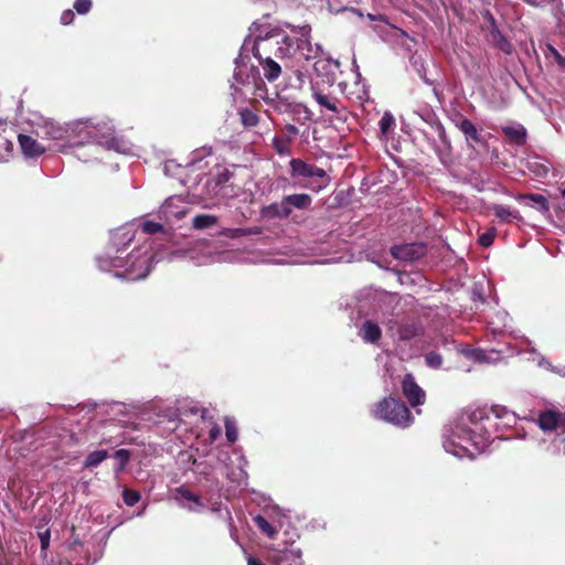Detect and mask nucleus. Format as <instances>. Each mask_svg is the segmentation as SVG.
I'll return each mask as SVG.
<instances>
[{
    "instance_id": "17",
    "label": "nucleus",
    "mask_w": 565,
    "mask_h": 565,
    "mask_svg": "<svg viewBox=\"0 0 565 565\" xmlns=\"http://www.w3.org/2000/svg\"><path fill=\"white\" fill-rule=\"evenodd\" d=\"M340 63L338 61L328 58V60H319L313 64L315 72L317 75H326L328 85H332L335 76L333 68H339Z\"/></svg>"
},
{
    "instance_id": "5",
    "label": "nucleus",
    "mask_w": 565,
    "mask_h": 565,
    "mask_svg": "<svg viewBox=\"0 0 565 565\" xmlns=\"http://www.w3.org/2000/svg\"><path fill=\"white\" fill-rule=\"evenodd\" d=\"M83 128L89 140L99 145H106L108 147L114 146L116 142L114 138V126L109 122H97L94 124L92 120H87L82 124Z\"/></svg>"
},
{
    "instance_id": "2",
    "label": "nucleus",
    "mask_w": 565,
    "mask_h": 565,
    "mask_svg": "<svg viewBox=\"0 0 565 565\" xmlns=\"http://www.w3.org/2000/svg\"><path fill=\"white\" fill-rule=\"evenodd\" d=\"M372 415L376 419L401 428H406L413 423L411 411L406 404L402 399L392 396L377 402L372 409Z\"/></svg>"
},
{
    "instance_id": "18",
    "label": "nucleus",
    "mask_w": 565,
    "mask_h": 565,
    "mask_svg": "<svg viewBox=\"0 0 565 565\" xmlns=\"http://www.w3.org/2000/svg\"><path fill=\"white\" fill-rule=\"evenodd\" d=\"M501 131L510 142L516 146H524L526 142L527 134L522 125L503 126L501 127Z\"/></svg>"
},
{
    "instance_id": "44",
    "label": "nucleus",
    "mask_w": 565,
    "mask_h": 565,
    "mask_svg": "<svg viewBox=\"0 0 565 565\" xmlns=\"http://www.w3.org/2000/svg\"><path fill=\"white\" fill-rule=\"evenodd\" d=\"M285 129L288 134L295 135V136L298 135V132H299L298 128L291 124L286 125Z\"/></svg>"
},
{
    "instance_id": "37",
    "label": "nucleus",
    "mask_w": 565,
    "mask_h": 565,
    "mask_svg": "<svg viewBox=\"0 0 565 565\" xmlns=\"http://www.w3.org/2000/svg\"><path fill=\"white\" fill-rule=\"evenodd\" d=\"M92 6V0H75L73 7L78 14H86L90 11Z\"/></svg>"
},
{
    "instance_id": "28",
    "label": "nucleus",
    "mask_w": 565,
    "mask_h": 565,
    "mask_svg": "<svg viewBox=\"0 0 565 565\" xmlns=\"http://www.w3.org/2000/svg\"><path fill=\"white\" fill-rule=\"evenodd\" d=\"M114 458L117 460L116 472H121L126 469L131 458V451L128 449H118L114 454Z\"/></svg>"
},
{
    "instance_id": "9",
    "label": "nucleus",
    "mask_w": 565,
    "mask_h": 565,
    "mask_svg": "<svg viewBox=\"0 0 565 565\" xmlns=\"http://www.w3.org/2000/svg\"><path fill=\"white\" fill-rule=\"evenodd\" d=\"M174 499L178 504L190 512H201L205 509V503L202 497L191 491L185 486H180L174 489Z\"/></svg>"
},
{
    "instance_id": "27",
    "label": "nucleus",
    "mask_w": 565,
    "mask_h": 565,
    "mask_svg": "<svg viewBox=\"0 0 565 565\" xmlns=\"http://www.w3.org/2000/svg\"><path fill=\"white\" fill-rule=\"evenodd\" d=\"M107 457H108L107 450H95L86 457V459L84 461V467L85 468H95L99 463H102Z\"/></svg>"
},
{
    "instance_id": "25",
    "label": "nucleus",
    "mask_w": 565,
    "mask_h": 565,
    "mask_svg": "<svg viewBox=\"0 0 565 565\" xmlns=\"http://www.w3.org/2000/svg\"><path fill=\"white\" fill-rule=\"evenodd\" d=\"M217 223V217L213 215L207 214H199L196 215L193 221L192 225L196 230H205L214 226Z\"/></svg>"
},
{
    "instance_id": "41",
    "label": "nucleus",
    "mask_w": 565,
    "mask_h": 565,
    "mask_svg": "<svg viewBox=\"0 0 565 565\" xmlns=\"http://www.w3.org/2000/svg\"><path fill=\"white\" fill-rule=\"evenodd\" d=\"M228 232H230V234H227V236H230L232 238L254 233L253 231L246 230V228H235V230H230Z\"/></svg>"
},
{
    "instance_id": "33",
    "label": "nucleus",
    "mask_w": 565,
    "mask_h": 565,
    "mask_svg": "<svg viewBox=\"0 0 565 565\" xmlns=\"http://www.w3.org/2000/svg\"><path fill=\"white\" fill-rule=\"evenodd\" d=\"M431 127L437 132L438 138L440 139L441 143L445 147V150L449 151L450 150V140L447 137L446 129L443 126V124L438 121V122H435Z\"/></svg>"
},
{
    "instance_id": "7",
    "label": "nucleus",
    "mask_w": 565,
    "mask_h": 565,
    "mask_svg": "<svg viewBox=\"0 0 565 565\" xmlns=\"http://www.w3.org/2000/svg\"><path fill=\"white\" fill-rule=\"evenodd\" d=\"M148 262L149 257L139 256V250L132 252L128 255L127 263L129 264L125 271L116 273L117 277H120L126 280H137L145 278L148 273Z\"/></svg>"
},
{
    "instance_id": "39",
    "label": "nucleus",
    "mask_w": 565,
    "mask_h": 565,
    "mask_svg": "<svg viewBox=\"0 0 565 565\" xmlns=\"http://www.w3.org/2000/svg\"><path fill=\"white\" fill-rule=\"evenodd\" d=\"M548 53L554 57L556 64L565 70V56H563L554 46L547 45Z\"/></svg>"
},
{
    "instance_id": "10",
    "label": "nucleus",
    "mask_w": 565,
    "mask_h": 565,
    "mask_svg": "<svg viewBox=\"0 0 565 565\" xmlns=\"http://www.w3.org/2000/svg\"><path fill=\"white\" fill-rule=\"evenodd\" d=\"M427 253V247L423 243L404 244L392 247L391 254L395 259L404 262H415L424 257Z\"/></svg>"
},
{
    "instance_id": "29",
    "label": "nucleus",
    "mask_w": 565,
    "mask_h": 565,
    "mask_svg": "<svg viewBox=\"0 0 565 565\" xmlns=\"http://www.w3.org/2000/svg\"><path fill=\"white\" fill-rule=\"evenodd\" d=\"M379 126H380L381 132L384 136H387L392 131L393 127L395 126L394 116L388 111L384 113V115L380 119Z\"/></svg>"
},
{
    "instance_id": "6",
    "label": "nucleus",
    "mask_w": 565,
    "mask_h": 565,
    "mask_svg": "<svg viewBox=\"0 0 565 565\" xmlns=\"http://www.w3.org/2000/svg\"><path fill=\"white\" fill-rule=\"evenodd\" d=\"M256 58L262 67L264 78L269 83L277 81L285 72L288 71L294 72L298 77H300L302 74L300 68H297V65H288L284 62L269 58L267 60L264 58V56Z\"/></svg>"
},
{
    "instance_id": "52",
    "label": "nucleus",
    "mask_w": 565,
    "mask_h": 565,
    "mask_svg": "<svg viewBox=\"0 0 565 565\" xmlns=\"http://www.w3.org/2000/svg\"><path fill=\"white\" fill-rule=\"evenodd\" d=\"M561 194H562V196H563V198H565V189H563V190L561 191Z\"/></svg>"
},
{
    "instance_id": "43",
    "label": "nucleus",
    "mask_w": 565,
    "mask_h": 565,
    "mask_svg": "<svg viewBox=\"0 0 565 565\" xmlns=\"http://www.w3.org/2000/svg\"><path fill=\"white\" fill-rule=\"evenodd\" d=\"M63 132L64 131L62 128H56L52 132H50V135L53 139H61L63 137Z\"/></svg>"
},
{
    "instance_id": "11",
    "label": "nucleus",
    "mask_w": 565,
    "mask_h": 565,
    "mask_svg": "<svg viewBox=\"0 0 565 565\" xmlns=\"http://www.w3.org/2000/svg\"><path fill=\"white\" fill-rule=\"evenodd\" d=\"M402 392L413 407L425 403L426 394L411 373L404 375L402 380Z\"/></svg>"
},
{
    "instance_id": "24",
    "label": "nucleus",
    "mask_w": 565,
    "mask_h": 565,
    "mask_svg": "<svg viewBox=\"0 0 565 565\" xmlns=\"http://www.w3.org/2000/svg\"><path fill=\"white\" fill-rule=\"evenodd\" d=\"M519 199L531 201L533 203V206H536V209L543 213L548 212V210H550L548 201L542 194L530 193V194L520 195Z\"/></svg>"
},
{
    "instance_id": "22",
    "label": "nucleus",
    "mask_w": 565,
    "mask_h": 565,
    "mask_svg": "<svg viewBox=\"0 0 565 565\" xmlns=\"http://www.w3.org/2000/svg\"><path fill=\"white\" fill-rule=\"evenodd\" d=\"M495 217H498L501 222L512 223L513 221H520L521 215L518 210L511 209L508 205L503 204H494L491 207Z\"/></svg>"
},
{
    "instance_id": "36",
    "label": "nucleus",
    "mask_w": 565,
    "mask_h": 565,
    "mask_svg": "<svg viewBox=\"0 0 565 565\" xmlns=\"http://www.w3.org/2000/svg\"><path fill=\"white\" fill-rule=\"evenodd\" d=\"M495 237V230L491 228L479 236V244L482 247H490L493 244Z\"/></svg>"
},
{
    "instance_id": "35",
    "label": "nucleus",
    "mask_w": 565,
    "mask_h": 565,
    "mask_svg": "<svg viewBox=\"0 0 565 565\" xmlns=\"http://www.w3.org/2000/svg\"><path fill=\"white\" fill-rule=\"evenodd\" d=\"M141 228L143 233L152 235L162 232L163 225L153 221H145Z\"/></svg>"
},
{
    "instance_id": "19",
    "label": "nucleus",
    "mask_w": 565,
    "mask_h": 565,
    "mask_svg": "<svg viewBox=\"0 0 565 565\" xmlns=\"http://www.w3.org/2000/svg\"><path fill=\"white\" fill-rule=\"evenodd\" d=\"M361 338L366 343H376L382 337V330L372 320H365L360 330Z\"/></svg>"
},
{
    "instance_id": "26",
    "label": "nucleus",
    "mask_w": 565,
    "mask_h": 565,
    "mask_svg": "<svg viewBox=\"0 0 565 565\" xmlns=\"http://www.w3.org/2000/svg\"><path fill=\"white\" fill-rule=\"evenodd\" d=\"M241 122L245 128H252L257 126L259 117L249 108H243L239 110Z\"/></svg>"
},
{
    "instance_id": "14",
    "label": "nucleus",
    "mask_w": 565,
    "mask_h": 565,
    "mask_svg": "<svg viewBox=\"0 0 565 565\" xmlns=\"http://www.w3.org/2000/svg\"><path fill=\"white\" fill-rule=\"evenodd\" d=\"M456 127L465 135L470 147H473L472 143H480L482 141L481 135L470 119L460 116V120L456 124Z\"/></svg>"
},
{
    "instance_id": "47",
    "label": "nucleus",
    "mask_w": 565,
    "mask_h": 565,
    "mask_svg": "<svg viewBox=\"0 0 565 565\" xmlns=\"http://www.w3.org/2000/svg\"><path fill=\"white\" fill-rule=\"evenodd\" d=\"M117 262H119V259H118V258H116V259H114V260H113V266H114V267H119V265L117 264Z\"/></svg>"
},
{
    "instance_id": "48",
    "label": "nucleus",
    "mask_w": 565,
    "mask_h": 565,
    "mask_svg": "<svg viewBox=\"0 0 565 565\" xmlns=\"http://www.w3.org/2000/svg\"><path fill=\"white\" fill-rule=\"evenodd\" d=\"M546 173H547V169L546 168H543V173L537 172V174H540V175H545Z\"/></svg>"
},
{
    "instance_id": "40",
    "label": "nucleus",
    "mask_w": 565,
    "mask_h": 565,
    "mask_svg": "<svg viewBox=\"0 0 565 565\" xmlns=\"http://www.w3.org/2000/svg\"><path fill=\"white\" fill-rule=\"evenodd\" d=\"M75 19V14L71 9L64 10L61 14V23L64 25L71 24Z\"/></svg>"
},
{
    "instance_id": "16",
    "label": "nucleus",
    "mask_w": 565,
    "mask_h": 565,
    "mask_svg": "<svg viewBox=\"0 0 565 565\" xmlns=\"http://www.w3.org/2000/svg\"><path fill=\"white\" fill-rule=\"evenodd\" d=\"M292 210L288 209L285 199L280 202L271 203L262 209V216L265 218H287L291 214Z\"/></svg>"
},
{
    "instance_id": "38",
    "label": "nucleus",
    "mask_w": 565,
    "mask_h": 565,
    "mask_svg": "<svg viewBox=\"0 0 565 565\" xmlns=\"http://www.w3.org/2000/svg\"><path fill=\"white\" fill-rule=\"evenodd\" d=\"M468 417H469L470 423H472V424H478V423L482 422L484 418H488L487 411L483 408H478V409L472 411Z\"/></svg>"
},
{
    "instance_id": "13",
    "label": "nucleus",
    "mask_w": 565,
    "mask_h": 565,
    "mask_svg": "<svg viewBox=\"0 0 565 565\" xmlns=\"http://www.w3.org/2000/svg\"><path fill=\"white\" fill-rule=\"evenodd\" d=\"M271 565H302V551L300 548H285L275 551L269 556Z\"/></svg>"
},
{
    "instance_id": "53",
    "label": "nucleus",
    "mask_w": 565,
    "mask_h": 565,
    "mask_svg": "<svg viewBox=\"0 0 565 565\" xmlns=\"http://www.w3.org/2000/svg\"><path fill=\"white\" fill-rule=\"evenodd\" d=\"M564 207H565V201H564Z\"/></svg>"
},
{
    "instance_id": "8",
    "label": "nucleus",
    "mask_w": 565,
    "mask_h": 565,
    "mask_svg": "<svg viewBox=\"0 0 565 565\" xmlns=\"http://www.w3.org/2000/svg\"><path fill=\"white\" fill-rule=\"evenodd\" d=\"M290 166V174L292 178H316L323 179L324 184H319V189L326 186L329 182V178L327 177V172L315 164L307 163L301 159H291L289 162Z\"/></svg>"
},
{
    "instance_id": "34",
    "label": "nucleus",
    "mask_w": 565,
    "mask_h": 565,
    "mask_svg": "<svg viewBox=\"0 0 565 565\" xmlns=\"http://www.w3.org/2000/svg\"><path fill=\"white\" fill-rule=\"evenodd\" d=\"M225 435H226V439L231 443V444H234L236 440H237V428H236V425L233 420L226 418L225 419Z\"/></svg>"
},
{
    "instance_id": "20",
    "label": "nucleus",
    "mask_w": 565,
    "mask_h": 565,
    "mask_svg": "<svg viewBox=\"0 0 565 565\" xmlns=\"http://www.w3.org/2000/svg\"><path fill=\"white\" fill-rule=\"evenodd\" d=\"M424 333V329L420 323L409 322L401 323L397 327V334L401 341H409L414 338L420 337Z\"/></svg>"
},
{
    "instance_id": "12",
    "label": "nucleus",
    "mask_w": 565,
    "mask_h": 565,
    "mask_svg": "<svg viewBox=\"0 0 565 565\" xmlns=\"http://www.w3.org/2000/svg\"><path fill=\"white\" fill-rule=\"evenodd\" d=\"M537 425L544 431L561 429L565 433V413L557 409H546L539 414Z\"/></svg>"
},
{
    "instance_id": "3",
    "label": "nucleus",
    "mask_w": 565,
    "mask_h": 565,
    "mask_svg": "<svg viewBox=\"0 0 565 565\" xmlns=\"http://www.w3.org/2000/svg\"><path fill=\"white\" fill-rule=\"evenodd\" d=\"M311 95L319 110L323 115H329L330 118L345 120L347 106L344 102L339 98L332 90V85H320L319 82H311Z\"/></svg>"
},
{
    "instance_id": "42",
    "label": "nucleus",
    "mask_w": 565,
    "mask_h": 565,
    "mask_svg": "<svg viewBox=\"0 0 565 565\" xmlns=\"http://www.w3.org/2000/svg\"><path fill=\"white\" fill-rule=\"evenodd\" d=\"M40 539H41V546H42V548H46L49 546V543H50V534H49V532H46L44 534H41Z\"/></svg>"
},
{
    "instance_id": "50",
    "label": "nucleus",
    "mask_w": 565,
    "mask_h": 565,
    "mask_svg": "<svg viewBox=\"0 0 565 565\" xmlns=\"http://www.w3.org/2000/svg\"><path fill=\"white\" fill-rule=\"evenodd\" d=\"M218 179H221L220 182L226 181L225 177H223V175H218Z\"/></svg>"
},
{
    "instance_id": "51",
    "label": "nucleus",
    "mask_w": 565,
    "mask_h": 565,
    "mask_svg": "<svg viewBox=\"0 0 565 565\" xmlns=\"http://www.w3.org/2000/svg\"><path fill=\"white\" fill-rule=\"evenodd\" d=\"M436 152H437V154H438L439 157H441V150L436 149Z\"/></svg>"
},
{
    "instance_id": "30",
    "label": "nucleus",
    "mask_w": 565,
    "mask_h": 565,
    "mask_svg": "<svg viewBox=\"0 0 565 565\" xmlns=\"http://www.w3.org/2000/svg\"><path fill=\"white\" fill-rule=\"evenodd\" d=\"M140 493L136 490L125 488L122 491V500L126 505L134 507L140 501Z\"/></svg>"
},
{
    "instance_id": "49",
    "label": "nucleus",
    "mask_w": 565,
    "mask_h": 565,
    "mask_svg": "<svg viewBox=\"0 0 565 565\" xmlns=\"http://www.w3.org/2000/svg\"><path fill=\"white\" fill-rule=\"evenodd\" d=\"M218 179H221L220 182L226 181L225 177H223V175H218Z\"/></svg>"
},
{
    "instance_id": "23",
    "label": "nucleus",
    "mask_w": 565,
    "mask_h": 565,
    "mask_svg": "<svg viewBox=\"0 0 565 565\" xmlns=\"http://www.w3.org/2000/svg\"><path fill=\"white\" fill-rule=\"evenodd\" d=\"M284 199L288 209L306 210L309 209L312 203V198L307 193L285 195Z\"/></svg>"
},
{
    "instance_id": "45",
    "label": "nucleus",
    "mask_w": 565,
    "mask_h": 565,
    "mask_svg": "<svg viewBox=\"0 0 565 565\" xmlns=\"http://www.w3.org/2000/svg\"><path fill=\"white\" fill-rule=\"evenodd\" d=\"M221 434V430L218 427H214L210 430V438L211 440H215Z\"/></svg>"
},
{
    "instance_id": "15",
    "label": "nucleus",
    "mask_w": 565,
    "mask_h": 565,
    "mask_svg": "<svg viewBox=\"0 0 565 565\" xmlns=\"http://www.w3.org/2000/svg\"><path fill=\"white\" fill-rule=\"evenodd\" d=\"M18 140L23 154L26 157H39L45 151L44 146L31 136L20 134Z\"/></svg>"
},
{
    "instance_id": "46",
    "label": "nucleus",
    "mask_w": 565,
    "mask_h": 565,
    "mask_svg": "<svg viewBox=\"0 0 565 565\" xmlns=\"http://www.w3.org/2000/svg\"><path fill=\"white\" fill-rule=\"evenodd\" d=\"M247 565H265V564H263L259 559H257L255 557H249Z\"/></svg>"
},
{
    "instance_id": "4",
    "label": "nucleus",
    "mask_w": 565,
    "mask_h": 565,
    "mask_svg": "<svg viewBox=\"0 0 565 565\" xmlns=\"http://www.w3.org/2000/svg\"><path fill=\"white\" fill-rule=\"evenodd\" d=\"M233 86L235 89L242 87H259L263 83L262 75L257 66L249 63L247 57L242 54L235 58V70L233 74Z\"/></svg>"
},
{
    "instance_id": "21",
    "label": "nucleus",
    "mask_w": 565,
    "mask_h": 565,
    "mask_svg": "<svg viewBox=\"0 0 565 565\" xmlns=\"http://www.w3.org/2000/svg\"><path fill=\"white\" fill-rule=\"evenodd\" d=\"M487 17L492 25L491 38L494 45L500 49L504 53L511 52V43L505 39V36L499 31L495 20L493 15L488 11Z\"/></svg>"
},
{
    "instance_id": "31",
    "label": "nucleus",
    "mask_w": 565,
    "mask_h": 565,
    "mask_svg": "<svg viewBox=\"0 0 565 565\" xmlns=\"http://www.w3.org/2000/svg\"><path fill=\"white\" fill-rule=\"evenodd\" d=\"M443 356L436 351H430L425 355L426 365L433 369H439L443 365Z\"/></svg>"
},
{
    "instance_id": "32",
    "label": "nucleus",
    "mask_w": 565,
    "mask_h": 565,
    "mask_svg": "<svg viewBox=\"0 0 565 565\" xmlns=\"http://www.w3.org/2000/svg\"><path fill=\"white\" fill-rule=\"evenodd\" d=\"M258 527L269 537H274L277 533L276 529L262 515L255 519Z\"/></svg>"
},
{
    "instance_id": "1",
    "label": "nucleus",
    "mask_w": 565,
    "mask_h": 565,
    "mask_svg": "<svg viewBox=\"0 0 565 565\" xmlns=\"http://www.w3.org/2000/svg\"><path fill=\"white\" fill-rule=\"evenodd\" d=\"M252 51L255 57L264 56L267 60L297 65V68L317 54L307 33L292 36L279 30H271L265 36L256 38Z\"/></svg>"
}]
</instances>
